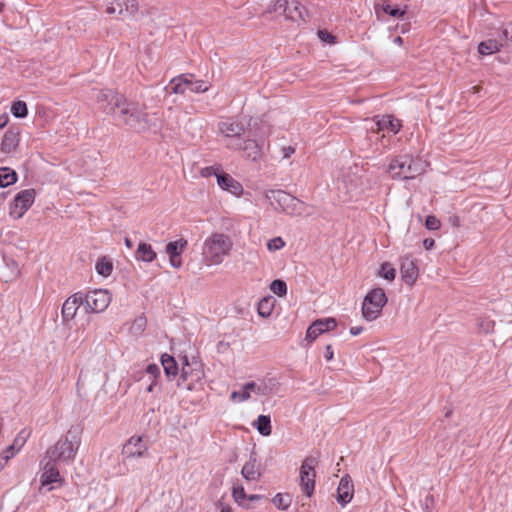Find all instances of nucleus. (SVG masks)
Listing matches in <instances>:
<instances>
[{
    "mask_svg": "<svg viewBox=\"0 0 512 512\" xmlns=\"http://www.w3.org/2000/svg\"><path fill=\"white\" fill-rule=\"evenodd\" d=\"M75 299L76 298H68L63 303V306H62L63 322H68L75 317L77 309H78V307L75 306Z\"/></svg>",
    "mask_w": 512,
    "mask_h": 512,
    "instance_id": "36",
    "label": "nucleus"
},
{
    "mask_svg": "<svg viewBox=\"0 0 512 512\" xmlns=\"http://www.w3.org/2000/svg\"><path fill=\"white\" fill-rule=\"evenodd\" d=\"M11 113L16 118H25L28 115V107L26 102L21 100L12 102Z\"/></svg>",
    "mask_w": 512,
    "mask_h": 512,
    "instance_id": "39",
    "label": "nucleus"
},
{
    "mask_svg": "<svg viewBox=\"0 0 512 512\" xmlns=\"http://www.w3.org/2000/svg\"><path fill=\"white\" fill-rule=\"evenodd\" d=\"M216 506L221 509L220 512H233L232 508L230 506H225L221 500L216 502Z\"/></svg>",
    "mask_w": 512,
    "mask_h": 512,
    "instance_id": "60",
    "label": "nucleus"
},
{
    "mask_svg": "<svg viewBox=\"0 0 512 512\" xmlns=\"http://www.w3.org/2000/svg\"><path fill=\"white\" fill-rule=\"evenodd\" d=\"M217 183L223 190L229 191L233 194H239L242 192L241 184L224 171L217 174Z\"/></svg>",
    "mask_w": 512,
    "mask_h": 512,
    "instance_id": "23",
    "label": "nucleus"
},
{
    "mask_svg": "<svg viewBox=\"0 0 512 512\" xmlns=\"http://www.w3.org/2000/svg\"><path fill=\"white\" fill-rule=\"evenodd\" d=\"M241 475L247 481H257L262 476L261 464L255 451L250 453L249 460L242 467Z\"/></svg>",
    "mask_w": 512,
    "mask_h": 512,
    "instance_id": "16",
    "label": "nucleus"
},
{
    "mask_svg": "<svg viewBox=\"0 0 512 512\" xmlns=\"http://www.w3.org/2000/svg\"><path fill=\"white\" fill-rule=\"evenodd\" d=\"M333 356H334L333 348L330 344H328L325 347L324 357L327 361H331L333 359Z\"/></svg>",
    "mask_w": 512,
    "mask_h": 512,
    "instance_id": "57",
    "label": "nucleus"
},
{
    "mask_svg": "<svg viewBox=\"0 0 512 512\" xmlns=\"http://www.w3.org/2000/svg\"><path fill=\"white\" fill-rule=\"evenodd\" d=\"M122 454L126 459L136 457H144L148 455L147 444L143 441V437H131L123 446Z\"/></svg>",
    "mask_w": 512,
    "mask_h": 512,
    "instance_id": "15",
    "label": "nucleus"
},
{
    "mask_svg": "<svg viewBox=\"0 0 512 512\" xmlns=\"http://www.w3.org/2000/svg\"><path fill=\"white\" fill-rule=\"evenodd\" d=\"M378 275L388 281H393L396 277V270L389 262H383L380 265Z\"/></svg>",
    "mask_w": 512,
    "mask_h": 512,
    "instance_id": "41",
    "label": "nucleus"
},
{
    "mask_svg": "<svg viewBox=\"0 0 512 512\" xmlns=\"http://www.w3.org/2000/svg\"><path fill=\"white\" fill-rule=\"evenodd\" d=\"M170 265L174 268H180L182 266L181 256H171L169 257Z\"/></svg>",
    "mask_w": 512,
    "mask_h": 512,
    "instance_id": "55",
    "label": "nucleus"
},
{
    "mask_svg": "<svg viewBox=\"0 0 512 512\" xmlns=\"http://www.w3.org/2000/svg\"><path fill=\"white\" fill-rule=\"evenodd\" d=\"M82 427L73 425L64 438H60L53 447L47 450L48 458L57 462L70 463L75 459L81 444Z\"/></svg>",
    "mask_w": 512,
    "mask_h": 512,
    "instance_id": "2",
    "label": "nucleus"
},
{
    "mask_svg": "<svg viewBox=\"0 0 512 512\" xmlns=\"http://www.w3.org/2000/svg\"><path fill=\"white\" fill-rule=\"evenodd\" d=\"M354 486L349 476L341 478L337 488V501L344 506L349 503L353 497Z\"/></svg>",
    "mask_w": 512,
    "mask_h": 512,
    "instance_id": "20",
    "label": "nucleus"
},
{
    "mask_svg": "<svg viewBox=\"0 0 512 512\" xmlns=\"http://www.w3.org/2000/svg\"><path fill=\"white\" fill-rule=\"evenodd\" d=\"M188 90L194 93H202L206 92L208 90V86L205 84L203 80H196L193 81V78L191 79V84L188 87Z\"/></svg>",
    "mask_w": 512,
    "mask_h": 512,
    "instance_id": "44",
    "label": "nucleus"
},
{
    "mask_svg": "<svg viewBox=\"0 0 512 512\" xmlns=\"http://www.w3.org/2000/svg\"><path fill=\"white\" fill-rule=\"evenodd\" d=\"M500 42L504 43L508 40H511L512 41V36H509V31L507 29H503L501 31V33L499 34V39H498Z\"/></svg>",
    "mask_w": 512,
    "mask_h": 512,
    "instance_id": "56",
    "label": "nucleus"
},
{
    "mask_svg": "<svg viewBox=\"0 0 512 512\" xmlns=\"http://www.w3.org/2000/svg\"><path fill=\"white\" fill-rule=\"evenodd\" d=\"M36 192L34 189H25L18 192L10 203V216L20 219L35 201Z\"/></svg>",
    "mask_w": 512,
    "mask_h": 512,
    "instance_id": "12",
    "label": "nucleus"
},
{
    "mask_svg": "<svg viewBox=\"0 0 512 512\" xmlns=\"http://www.w3.org/2000/svg\"><path fill=\"white\" fill-rule=\"evenodd\" d=\"M124 94L113 89H101L96 93L97 108L106 115H114Z\"/></svg>",
    "mask_w": 512,
    "mask_h": 512,
    "instance_id": "9",
    "label": "nucleus"
},
{
    "mask_svg": "<svg viewBox=\"0 0 512 512\" xmlns=\"http://www.w3.org/2000/svg\"><path fill=\"white\" fill-rule=\"evenodd\" d=\"M232 497L234 501L245 509H253L254 505L247 502L248 494L245 492L243 485L234 484L232 487Z\"/></svg>",
    "mask_w": 512,
    "mask_h": 512,
    "instance_id": "28",
    "label": "nucleus"
},
{
    "mask_svg": "<svg viewBox=\"0 0 512 512\" xmlns=\"http://www.w3.org/2000/svg\"><path fill=\"white\" fill-rule=\"evenodd\" d=\"M388 298L383 288L371 289L364 297L362 303V316L367 321L377 319L387 304Z\"/></svg>",
    "mask_w": 512,
    "mask_h": 512,
    "instance_id": "5",
    "label": "nucleus"
},
{
    "mask_svg": "<svg viewBox=\"0 0 512 512\" xmlns=\"http://www.w3.org/2000/svg\"><path fill=\"white\" fill-rule=\"evenodd\" d=\"M221 134L227 138H240L245 132V126L238 121H223L218 124Z\"/></svg>",
    "mask_w": 512,
    "mask_h": 512,
    "instance_id": "21",
    "label": "nucleus"
},
{
    "mask_svg": "<svg viewBox=\"0 0 512 512\" xmlns=\"http://www.w3.org/2000/svg\"><path fill=\"white\" fill-rule=\"evenodd\" d=\"M265 387L258 386L255 382H247L243 385L241 400H248L250 398V392H255L258 395L264 394Z\"/></svg>",
    "mask_w": 512,
    "mask_h": 512,
    "instance_id": "38",
    "label": "nucleus"
},
{
    "mask_svg": "<svg viewBox=\"0 0 512 512\" xmlns=\"http://www.w3.org/2000/svg\"><path fill=\"white\" fill-rule=\"evenodd\" d=\"M18 175L10 167H0V187L5 188L16 183Z\"/></svg>",
    "mask_w": 512,
    "mask_h": 512,
    "instance_id": "32",
    "label": "nucleus"
},
{
    "mask_svg": "<svg viewBox=\"0 0 512 512\" xmlns=\"http://www.w3.org/2000/svg\"><path fill=\"white\" fill-rule=\"evenodd\" d=\"M30 436V431H28L27 429H22L18 435L15 437L14 441H13V445L17 448V450H20L21 447L25 444V442L27 441L28 437Z\"/></svg>",
    "mask_w": 512,
    "mask_h": 512,
    "instance_id": "43",
    "label": "nucleus"
},
{
    "mask_svg": "<svg viewBox=\"0 0 512 512\" xmlns=\"http://www.w3.org/2000/svg\"><path fill=\"white\" fill-rule=\"evenodd\" d=\"M337 321L333 317L319 318L314 320L306 331V340L313 342L318 336L335 329Z\"/></svg>",
    "mask_w": 512,
    "mask_h": 512,
    "instance_id": "14",
    "label": "nucleus"
},
{
    "mask_svg": "<svg viewBox=\"0 0 512 512\" xmlns=\"http://www.w3.org/2000/svg\"><path fill=\"white\" fill-rule=\"evenodd\" d=\"M204 377V371L202 364L198 361L192 363L189 362L188 357L184 356L182 369L177 385L181 386L184 382H188L186 385L187 390L194 389V383L199 382Z\"/></svg>",
    "mask_w": 512,
    "mask_h": 512,
    "instance_id": "11",
    "label": "nucleus"
},
{
    "mask_svg": "<svg viewBox=\"0 0 512 512\" xmlns=\"http://www.w3.org/2000/svg\"><path fill=\"white\" fill-rule=\"evenodd\" d=\"M276 300L273 296H265L259 302L257 306L258 315L262 318H268L274 309Z\"/></svg>",
    "mask_w": 512,
    "mask_h": 512,
    "instance_id": "30",
    "label": "nucleus"
},
{
    "mask_svg": "<svg viewBox=\"0 0 512 512\" xmlns=\"http://www.w3.org/2000/svg\"><path fill=\"white\" fill-rule=\"evenodd\" d=\"M117 107L118 109L113 117L120 125H124L137 133L149 128L148 113L144 104L141 105L124 95Z\"/></svg>",
    "mask_w": 512,
    "mask_h": 512,
    "instance_id": "1",
    "label": "nucleus"
},
{
    "mask_svg": "<svg viewBox=\"0 0 512 512\" xmlns=\"http://www.w3.org/2000/svg\"><path fill=\"white\" fill-rule=\"evenodd\" d=\"M147 374L151 375L153 379H159L161 376L160 368L157 364L151 363L146 367Z\"/></svg>",
    "mask_w": 512,
    "mask_h": 512,
    "instance_id": "48",
    "label": "nucleus"
},
{
    "mask_svg": "<svg viewBox=\"0 0 512 512\" xmlns=\"http://www.w3.org/2000/svg\"><path fill=\"white\" fill-rule=\"evenodd\" d=\"M84 297H85L84 293L77 292V293L73 294L72 296H70L69 298H76L75 306H77L79 308L80 305H85Z\"/></svg>",
    "mask_w": 512,
    "mask_h": 512,
    "instance_id": "52",
    "label": "nucleus"
},
{
    "mask_svg": "<svg viewBox=\"0 0 512 512\" xmlns=\"http://www.w3.org/2000/svg\"><path fill=\"white\" fill-rule=\"evenodd\" d=\"M20 142V130L16 127H10L2 138L0 150L3 153L9 154L15 151Z\"/></svg>",
    "mask_w": 512,
    "mask_h": 512,
    "instance_id": "18",
    "label": "nucleus"
},
{
    "mask_svg": "<svg viewBox=\"0 0 512 512\" xmlns=\"http://www.w3.org/2000/svg\"><path fill=\"white\" fill-rule=\"evenodd\" d=\"M266 497L264 495L260 494H250L248 495L247 502L253 505V503L260 502L262 500H265Z\"/></svg>",
    "mask_w": 512,
    "mask_h": 512,
    "instance_id": "54",
    "label": "nucleus"
},
{
    "mask_svg": "<svg viewBox=\"0 0 512 512\" xmlns=\"http://www.w3.org/2000/svg\"><path fill=\"white\" fill-rule=\"evenodd\" d=\"M157 257V253L152 248L151 244L146 242H140L135 251V258L138 261L151 263Z\"/></svg>",
    "mask_w": 512,
    "mask_h": 512,
    "instance_id": "27",
    "label": "nucleus"
},
{
    "mask_svg": "<svg viewBox=\"0 0 512 512\" xmlns=\"http://www.w3.org/2000/svg\"><path fill=\"white\" fill-rule=\"evenodd\" d=\"M56 463L57 461L51 458H48V460L45 463H43V461L41 462V464L43 465L42 473L40 476L41 493L49 492L55 488L54 484L61 486L62 483L64 482V479L62 478L58 468L56 467Z\"/></svg>",
    "mask_w": 512,
    "mask_h": 512,
    "instance_id": "8",
    "label": "nucleus"
},
{
    "mask_svg": "<svg viewBox=\"0 0 512 512\" xmlns=\"http://www.w3.org/2000/svg\"><path fill=\"white\" fill-rule=\"evenodd\" d=\"M292 502L291 496L289 494H281L277 493L272 498V503L275 505V507L279 510L286 511L290 507Z\"/></svg>",
    "mask_w": 512,
    "mask_h": 512,
    "instance_id": "37",
    "label": "nucleus"
},
{
    "mask_svg": "<svg viewBox=\"0 0 512 512\" xmlns=\"http://www.w3.org/2000/svg\"><path fill=\"white\" fill-rule=\"evenodd\" d=\"M146 391L149 393H154L156 391L161 392V387L158 384V379H152L151 383L146 388Z\"/></svg>",
    "mask_w": 512,
    "mask_h": 512,
    "instance_id": "51",
    "label": "nucleus"
},
{
    "mask_svg": "<svg viewBox=\"0 0 512 512\" xmlns=\"http://www.w3.org/2000/svg\"><path fill=\"white\" fill-rule=\"evenodd\" d=\"M406 8H400L398 5H391L388 0H383L381 3H376L374 6L376 14H379L380 11L385 14L394 17V18H402L406 14Z\"/></svg>",
    "mask_w": 512,
    "mask_h": 512,
    "instance_id": "25",
    "label": "nucleus"
},
{
    "mask_svg": "<svg viewBox=\"0 0 512 512\" xmlns=\"http://www.w3.org/2000/svg\"><path fill=\"white\" fill-rule=\"evenodd\" d=\"M317 459L313 456L306 457L300 467V486L307 497H311L315 489V467Z\"/></svg>",
    "mask_w": 512,
    "mask_h": 512,
    "instance_id": "10",
    "label": "nucleus"
},
{
    "mask_svg": "<svg viewBox=\"0 0 512 512\" xmlns=\"http://www.w3.org/2000/svg\"><path fill=\"white\" fill-rule=\"evenodd\" d=\"M418 267L410 258H404L401 262L400 273L401 278L407 285H413L418 278Z\"/></svg>",
    "mask_w": 512,
    "mask_h": 512,
    "instance_id": "19",
    "label": "nucleus"
},
{
    "mask_svg": "<svg viewBox=\"0 0 512 512\" xmlns=\"http://www.w3.org/2000/svg\"><path fill=\"white\" fill-rule=\"evenodd\" d=\"M118 7V13L133 17L138 11L136 0H114Z\"/></svg>",
    "mask_w": 512,
    "mask_h": 512,
    "instance_id": "31",
    "label": "nucleus"
},
{
    "mask_svg": "<svg viewBox=\"0 0 512 512\" xmlns=\"http://www.w3.org/2000/svg\"><path fill=\"white\" fill-rule=\"evenodd\" d=\"M161 365L164 369L166 377L171 380L172 378L176 377L179 373V367L176 359L174 356L164 353L160 357Z\"/></svg>",
    "mask_w": 512,
    "mask_h": 512,
    "instance_id": "26",
    "label": "nucleus"
},
{
    "mask_svg": "<svg viewBox=\"0 0 512 512\" xmlns=\"http://www.w3.org/2000/svg\"><path fill=\"white\" fill-rule=\"evenodd\" d=\"M104 2L107 5L106 13L114 14L117 11L118 7L116 6L114 0H104Z\"/></svg>",
    "mask_w": 512,
    "mask_h": 512,
    "instance_id": "53",
    "label": "nucleus"
},
{
    "mask_svg": "<svg viewBox=\"0 0 512 512\" xmlns=\"http://www.w3.org/2000/svg\"><path fill=\"white\" fill-rule=\"evenodd\" d=\"M423 246L426 250H431L435 246V240L433 238H425Z\"/></svg>",
    "mask_w": 512,
    "mask_h": 512,
    "instance_id": "58",
    "label": "nucleus"
},
{
    "mask_svg": "<svg viewBox=\"0 0 512 512\" xmlns=\"http://www.w3.org/2000/svg\"><path fill=\"white\" fill-rule=\"evenodd\" d=\"M9 122V116L4 113L0 115V129H3Z\"/></svg>",
    "mask_w": 512,
    "mask_h": 512,
    "instance_id": "62",
    "label": "nucleus"
},
{
    "mask_svg": "<svg viewBox=\"0 0 512 512\" xmlns=\"http://www.w3.org/2000/svg\"><path fill=\"white\" fill-rule=\"evenodd\" d=\"M283 158H289L295 152V148L292 146H287L282 148Z\"/></svg>",
    "mask_w": 512,
    "mask_h": 512,
    "instance_id": "59",
    "label": "nucleus"
},
{
    "mask_svg": "<svg viewBox=\"0 0 512 512\" xmlns=\"http://www.w3.org/2000/svg\"><path fill=\"white\" fill-rule=\"evenodd\" d=\"M448 220H449V223L453 227H459L460 226V219H459L458 216H456V215L450 216Z\"/></svg>",
    "mask_w": 512,
    "mask_h": 512,
    "instance_id": "64",
    "label": "nucleus"
},
{
    "mask_svg": "<svg viewBox=\"0 0 512 512\" xmlns=\"http://www.w3.org/2000/svg\"><path fill=\"white\" fill-rule=\"evenodd\" d=\"M269 288L278 297H285L287 295V284L282 279L273 280Z\"/></svg>",
    "mask_w": 512,
    "mask_h": 512,
    "instance_id": "40",
    "label": "nucleus"
},
{
    "mask_svg": "<svg viewBox=\"0 0 512 512\" xmlns=\"http://www.w3.org/2000/svg\"><path fill=\"white\" fill-rule=\"evenodd\" d=\"M84 300L87 312L99 313L108 307L111 295L107 290L98 289L86 293Z\"/></svg>",
    "mask_w": 512,
    "mask_h": 512,
    "instance_id": "13",
    "label": "nucleus"
},
{
    "mask_svg": "<svg viewBox=\"0 0 512 512\" xmlns=\"http://www.w3.org/2000/svg\"><path fill=\"white\" fill-rule=\"evenodd\" d=\"M284 14L286 19L292 21H306L308 10L298 0H276L270 12Z\"/></svg>",
    "mask_w": 512,
    "mask_h": 512,
    "instance_id": "7",
    "label": "nucleus"
},
{
    "mask_svg": "<svg viewBox=\"0 0 512 512\" xmlns=\"http://www.w3.org/2000/svg\"><path fill=\"white\" fill-rule=\"evenodd\" d=\"M373 120L378 130H386L392 132L393 134H397L402 127V121L396 118L394 115H376Z\"/></svg>",
    "mask_w": 512,
    "mask_h": 512,
    "instance_id": "17",
    "label": "nucleus"
},
{
    "mask_svg": "<svg viewBox=\"0 0 512 512\" xmlns=\"http://www.w3.org/2000/svg\"><path fill=\"white\" fill-rule=\"evenodd\" d=\"M17 451V448L13 444H11L0 454H2V459H4L5 461H9L11 458L14 457Z\"/></svg>",
    "mask_w": 512,
    "mask_h": 512,
    "instance_id": "50",
    "label": "nucleus"
},
{
    "mask_svg": "<svg viewBox=\"0 0 512 512\" xmlns=\"http://www.w3.org/2000/svg\"><path fill=\"white\" fill-rule=\"evenodd\" d=\"M503 45L504 44L497 39H488L479 43L478 52L483 56L490 55L499 52Z\"/></svg>",
    "mask_w": 512,
    "mask_h": 512,
    "instance_id": "29",
    "label": "nucleus"
},
{
    "mask_svg": "<svg viewBox=\"0 0 512 512\" xmlns=\"http://www.w3.org/2000/svg\"><path fill=\"white\" fill-rule=\"evenodd\" d=\"M243 156L252 161H258L262 158V148L256 140H243Z\"/></svg>",
    "mask_w": 512,
    "mask_h": 512,
    "instance_id": "24",
    "label": "nucleus"
},
{
    "mask_svg": "<svg viewBox=\"0 0 512 512\" xmlns=\"http://www.w3.org/2000/svg\"><path fill=\"white\" fill-rule=\"evenodd\" d=\"M187 245H188L187 240L181 238L176 241L168 242L166 244L165 250H166V253L169 255V257L181 256L182 252L184 251V249L186 248Z\"/></svg>",
    "mask_w": 512,
    "mask_h": 512,
    "instance_id": "34",
    "label": "nucleus"
},
{
    "mask_svg": "<svg viewBox=\"0 0 512 512\" xmlns=\"http://www.w3.org/2000/svg\"><path fill=\"white\" fill-rule=\"evenodd\" d=\"M285 245L284 241L281 237H276L272 240H269L267 247L270 251L279 250Z\"/></svg>",
    "mask_w": 512,
    "mask_h": 512,
    "instance_id": "49",
    "label": "nucleus"
},
{
    "mask_svg": "<svg viewBox=\"0 0 512 512\" xmlns=\"http://www.w3.org/2000/svg\"><path fill=\"white\" fill-rule=\"evenodd\" d=\"M193 77V74H181L170 81L169 85L166 87V90L175 94H184L186 90H188V87L191 84V79Z\"/></svg>",
    "mask_w": 512,
    "mask_h": 512,
    "instance_id": "22",
    "label": "nucleus"
},
{
    "mask_svg": "<svg viewBox=\"0 0 512 512\" xmlns=\"http://www.w3.org/2000/svg\"><path fill=\"white\" fill-rule=\"evenodd\" d=\"M254 426L262 436H269L272 433L271 418L269 415H259Z\"/></svg>",
    "mask_w": 512,
    "mask_h": 512,
    "instance_id": "33",
    "label": "nucleus"
},
{
    "mask_svg": "<svg viewBox=\"0 0 512 512\" xmlns=\"http://www.w3.org/2000/svg\"><path fill=\"white\" fill-rule=\"evenodd\" d=\"M441 226L440 220L434 215H428L425 219V227L428 230H437Z\"/></svg>",
    "mask_w": 512,
    "mask_h": 512,
    "instance_id": "45",
    "label": "nucleus"
},
{
    "mask_svg": "<svg viewBox=\"0 0 512 512\" xmlns=\"http://www.w3.org/2000/svg\"><path fill=\"white\" fill-rule=\"evenodd\" d=\"M266 198L270 200L271 205L277 206L287 215L300 216L306 211V204L298 198L283 190H269L266 192Z\"/></svg>",
    "mask_w": 512,
    "mask_h": 512,
    "instance_id": "4",
    "label": "nucleus"
},
{
    "mask_svg": "<svg viewBox=\"0 0 512 512\" xmlns=\"http://www.w3.org/2000/svg\"><path fill=\"white\" fill-rule=\"evenodd\" d=\"M95 270L100 276L108 277L113 271V263L106 256L100 257L95 264Z\"/></svg>",
    "mask_w": 512,
    "mask_h": 512,
    "instance_id": "35",
    "label": "nucleus"
},
{
    "mask_svg": "<svg viewBox=\"0 0 512 512\" xmlns=\"http://www.w3.org/2000/svg\"><path fill=\"white\" fill-rule=\"evenodd\" d=\"M426 170V163L411 155H399L392 159L388 165V172L393 179H414L423 174Z\"/></svg>",
    "mask_w": 512,
    "mask_h": 512,
    "instance_id": "3",
    "label": "nucleus"
},
{
    "mask_svg": "<svg viewBox=\"0 0 512 512\" xmlns=\"http://www.w3.org/2000/svg\"><path fill=\"white\" fill-rule=\"evenodd\" d=\"M229 149H240V147H243V141L240 140V138H237V143H229L226 145Z\"/></svg>",
    "mask_w": 512,
    "mask_h": 512,
    "instance_id": "61",
    "label": "nucleus"
},
{
    "mask_svg": "<svg viewBox=\"0 0 512 512\" xmlns=\"http://www.w3.org/2000/svg\"><path fill=\"white\" fill-rule=\"evenodd\" d=\"M147 326V319L145 316L137 317L131 326V332L134 335H141Z\"/></svg>",
    "mask_w": 512,
    "mask_h": 512,
    "instance_id": "42",
    "label": "nucleus"
},
{
    "mask_svg": "<svg viewBox=\"0 0 512 512\" xmlns=\"http://www.w3.org/2000/svg\"><path fill=\"white\" fill-rule=\"evenodd\" d=\"M318 37L320 38L321 41L329 44L335 43L336 39L334 35H332L329 31L325 29L318 30Z\"/></svg>",
    "mask_w": 512,
    "mask_h": 512,
    "instance_id": "47",
    "label": "nucleus"
},
{
    "mask_svg": "<svg viewBox=\"0 0 512 512\" xmlns=\"http://www.w3.org/2000/svg\"><path fill=\"white\" fill-rule=\"evenodd\" d=\"M241 394L242 391H233L230 395V400L243 402L244 400H241Z\"/></svg>",
    "mask_w": 512,
    "mask_h": 512,
    "instance_id": "63",
    "label": "nucleus"
},
{
    "mask_svg": "<svg viewBox=\"0 0 512 512\" xmlns=\"http://www.w3.org/2000/svg\"><path fill=\"white\" fill-rule=\"evenodd\" d=\"M232 242L230 237L215 233L205 241L204 254L214 264H220L223 256L227 255L231 249Z\"/></svg>",
    "mask_w": 512,
    "mask_h": 512,
    "instance_id": "6",
    "label": "nucleus"
},
{
    "mask_svg": "<svg viewBox=\"0 0 512 512\" xmlns=\"http://www.w3.org/2000/svg\"><path fill=\"white\" fill-rule=\"evenodd\" d=\"M223 170L221 168V165H214V166H208V167H205L201 170V174L202 176L204 177H209V176H216L217 177V174L218 173H221Z\"/></svg>",
    "mask_w": 512,
    "mask_h": 512,
    "instance_id": "46",
    "label": "nucleus"
}]
</instances>
